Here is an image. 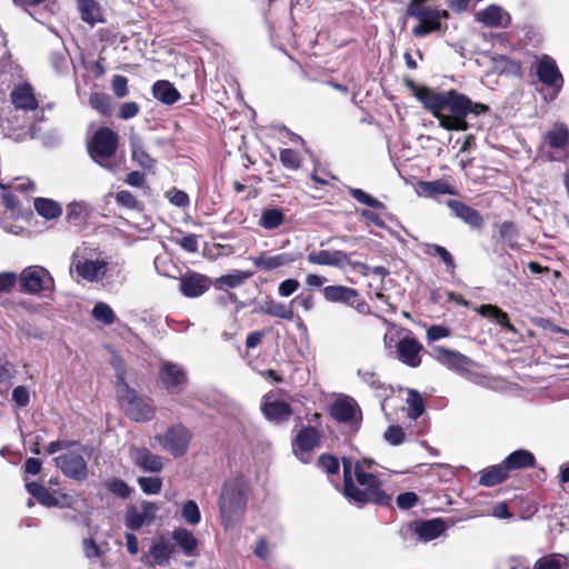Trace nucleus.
<instances>
[{
    "mask_svg": "<svg viewBox=\"0 0 569 569\" xmlns=\"http://www.w3.org/2000/svg\"><path fill=\"white\" fill-rule=\"evenodd\" d=\"M415 97L439 120L446 130L466 131L469 126L466 121L468 114L480 116L489 111L485 103L473 102L469 97L453 89L437 92L427 87H417L409 81Z\"/></svg>",
    "mask_w": 569,
    "mask_h": 569,
    "instance_id": "nucleus-1",
    "label": "nucleus"
},
{
    "mask_svg": "<svg viewBox=\"0 0 569 569\" xmlns=\"http://www.w3.org/2000/svg\"><path fill=\"white\" fill-rule=\"evenodd\" d=\"M343 496L358 507H362L368 502L377 506H388L391 502V496L380 488V480L373 473L365 472L359 463L355 466V476L359 486L353 482L351 471V460L343 458Z\"/></svg>",
    "mask_w": 569,
    "mask_h": 569,
    "instance_id": "nucleus-2",
    "label": "nucleus"
},
{
    "mask_svg": "<svg viewBox=\"0 0 569 569\" xmlns=\"http://www.w3.org/2000/svg\"><path fill=\"white\" fill-rule=\"evenodd\" d=\"M248 497L244 481L241 477L226 480L222 486L219 509L226 527L232 525L244 511Z\"/></svg>",
    "mask_w": 569,
    "mask_h": 569,
    "instance_id": "nucleus-3",
    "label": "nucleus"
},
{
    "mask_svg": "<svg viewBox=\"0 0 569 569\" xmlns=\"http://www.w3.org/2000/svg\"><path fill=\"white\" fill-rule=\"evenodd\" d=\"M118 148V134L107 127L99 128L88 146L91 159L109 172L114 173L117 166L111 161Z\"/></svg>",
    "mask_w": 569,
    "mask_h": 569,
    "instance_id": "nucleus-4",
    "label": "nucleus"
},
{
    "mask_svg": "<svg viewBox=\"0 0 569 569\" xmlns=\"http://www.w3.org/2000/svg\"><path fill=\"white\" fill-rule=\"evenodd\" d=\"M117 393L121 407L131 420L147 422L154 417L156 409L150 398L138 395L131 387H124Z\"/></svg>",
    "mask_w": 569,
    "mask_h": 569,
    "instance_id": "nucleus-5",
    "label": "nucleus"
},
{
    "mask_svg": "<svg viewBox=\"0 0 569 569\" xmlns=\"http://www.w3.org/2000/svg\"><path fill=\"white\" fill-rule=\"evenodd\" d=\"M322 292L323 298L329 302L346 305L361 315H369L371 312L370 306L355 288L332 284L325 287Z\"/></svg>",
    "mask_w": 569,
    "mask_h": 569,
    "instance_id": "nucleus-6",
    "label": "nucleus"
},
{
    "mask_svg": "<svg viewBox=\"0 0 569 569\" xmlns=\"http://www.w3.org/2000/svg\"><path fill=\"white\" fill-rule=\"evenodd\" d=\"M191 437L190 430L178 423L170 427L163 435H157L154 439L163 450L177 458L187 452Z\"/></svg>",
    "mask_w": 569,
    "mask_h": 569,
    "instance_id": "nucleus-7",
    "label": "nucleus"
},
{
    "mask_svg": "<svg viewBox=\"0 0 569 569\" xmlns=\"http://www.w3.org/2000/svg\"><path fill=\"white\" fill-rule=\"evenodd\" d=\"M21 290L31 295L42 291H51L54 281L50 272L40 266H30L22 270L20 274Z\"/></svg>",
    "mask_w": 569,
    "mask_h": 569,
    "instance_id": "nucleus-8",
    "label": "nucleus"
},
{
    "mask_svg": "<svg viewBox=\"0 0 569 569\" xmlns=\"http://www.w3.org/2000/svg\"><path fill=\"white\" fill-rule=\"evenodd\" d=\"M330 416L340 423L358 427L361 419V409L358 402L350 396L336 399L329 409Z\"/></svg>",
    "mask_w": 569,
    "mask_h": 569,
    "instance_id": "nucleus-9",
    "label": "nucleus"
},
{
    "mask_svg": "<svg viewBox=\"0 0 569 569\" xmlns=\"http://www.w3.org/2000/svg\"><path fill=\"white\" fill-rule=\"evenodd\" d=\"M53 461L61 472L72 480L82 481L88 477L87 460L77 451L60 455Z\"/></svg>",
    "mask_w": 569,
    "mask_h": 569,
    "instance_id": "nucleus-10",
    "label": "nucleus"
},
{
    "mask_svg": "<svg viewBox=\"0 0 569 569\" xmlns=\"http://www.w3.org/2000/svg\"><path fill=\"white\" fill-rule=\"evenodd\" d=\"M536 73L540 82L553 89V97L560 92L563 86V78L555 59L547 54L542 56L537 64Z\"/></svg>",
    "mask_w": 569,
    "mask_h": 569,
    "instance_id": "nucleus-11",
    "label": "nucleus"
},
{
    "mask_svg": "<svg viewBox=\"0 0 569 569\" xmlns=\"http://www.w3.org/2000/svg\"><path fill=\"white\" fill-rule=\"evenodd\" d=\"M158 375L162 387L171 393L176 392L188 380L186 369L181 365L171 361H162Z\"/></svg>",
    "mask_w": 569,
    "mask_h": 569,
    "instance_id": "nucleus-12",
    "label": "nucleus"
},
{
    "mask_svg": "<svg viewBox=\"0 0 569 569\" xmlns=\"http://www.w3.org/2000/svg\"><path fill=\"white\" fill-rule=\"evenodd\" d=\"M158 506L154 502L143 501L141 510L137 507H129L126 512V526L128 529L136 531L144 525H151L156 519Z\"/></svg>",
    "mask_w": 569,
    "mask_h": 569,
    "instance_id": "nucleus-13",
    "label": "nucleus"
},
{
    "mask_svg": "<svg viewBox=\"0 0 569 569\" xmlns=\"http://www.w3.org/2000/svg\"><path fill=\"white\" fill-rule=\"evenodd\" d=\"M398 359L411 367L417 368L421 363L420 352L422 350V345L412 336H406L401 338L397 346Z\"/></svg>",
    "mask_w": 569,
    "mask_h": 569,
    "instance_id": "nucleus-14",
    "label": "nucleus"
},
{
    "mask_svg": "<svg viewBox=\"0 0 569 569\" xmlns=\"http://www.w3.org/2000/svg\"><path fill=\"white\" fill-rule=\"evenodd\" d=\"M320 442L319 431L311 426L303 427L296 436L293 442V451L299 460L308 462V459L303 457L305 453L310 452Z\"/></svg>",
    "mask_w": 569,
    "mask_h": 569,
    "instance_id": "nucleus-15",
    "label": "nucleus"
},
{
    "mask_svg": "<svg viewBox=\"0 0 569 569\" xmlns=\"http://www.w3.org/2000/svg\"><path fill=\"white\" fill-rule=\"evenodd\" d=\"M410 17L423 22L431 29V31L436 32L447 29V26H443L441 20L448 19L449 12L447 10H438L430 7H419L410 9Z\"/></svg>",
    "mask_w": 569,
    "mask_h": 569,
    "instance_id": "nucleus-16",
    "label": "nucleus"
},
{
    "mask_svg": "<svg viewBox=\"0 0 569 569\" xmlns=\"http://www.w3.org/2000/svg\"><path fill=\"white\" fill-rule=\"evenodd\" d=\"M10 98L16 110L29 112L38 109V100L33 88L28 82L17 84L10 93Z\"/></svg>",
    "mask_w": 569,
    "mask_h": 569,
    "instance_id": "nucleus-17",
    "label": "nucleus"
},
{
    "mask_svg": "<svg viewBox=\"0 0 569 569\" xmlns=\"http://www.w3.org/2000/svg\"><path fill=\"white\" fill-rule=\"evenodd\" d=\"M432 357L448 369L456 371L467 370V367L471 362L467 356L441 346H437L432 349Z\"/></svg>",
    "mask_w": 569,
    "mask_h": 569,
    "instance_id": "nucleus-18",
    "label": "nucleus"
},
{
    "mask_svg": "<svg viewBox=\"0 0 569 569\" xmlns=\"http://www.w3.org/2000/svg\"><path fill=\"white\" fill-rule=\"evenodd\" d=\"M476 20L489 28H507L511 23L510 14L498 4H489L479 11Z\"/></svg>",
    "mask_w": 569,
    "mask_h": 569,
    "instance_id": "nucleus-19",
    "label": "nucleus"
},
{
    "mask_svg": "<svg viewBox=\"0 0 569 569\" xmlns=\"http://www.w3.org/2000/svg\"><path fill=\"white\" fill-rule=\"evenodd\" d=\"M448 208L451 210V213L462 220L465 223L475 229H481L483 226V218L479 211L469 207L465 202L456 199H449L447 201Z\"/></svg>",
    "mask_w": 569,
    "mask_h": 569,
    "instance_id": "nucleus-20",
    "label": "nucleus"
},
{
    "mask_svg": "<svg viewBox=\"0 0 569 569\" xmlns=\"http://www.w3.org/2000/svg\"><path fill=\"white\" fill-rule=\"evenodd\" d=\"M308 262L318 266L343 268L349 264V257L340 250H319L311 251L307 256Z\"/></svg>",
    "mask_w": 569,
    "mask_h": 569,
    "instance_id": "nucleus-21",
    "label": "nucleus"
},
{
    "mask_svg": "<svg viewBox=\"0 0 569 569\" xmlns=\"http://www.w3.org/2000/svg\"><path fill=\"white\" fill-rule=\"evenodd\" d=\"M208 277L200 273H187L180 279V291L187 298L202 296L210 287Z\"/></svg>",
    "mask_w": 569,
    "mask_h": 569,
    "instance_id": "nucleus-22",
    "label": "nucleus"
},
{
    "mask_svg": "<svg viewBox=\"0 0 569 569\" xmlns=\"http://www.w3.org/2000/svg\"><path fill=\"white\" fill-rule=\"evenodd\" d=\"M130 457L133 463L144 472H160L162 470V458L151 453L146 448H131Z\"/></svg>",
    "mask_w": 569,
    "mask_h": 569,
    "instance_id": "nucleus-23",
    "label": "nucleus"
},
{
    "mask_svg": "<svg viewBox=\"0 0 569 569\" xmlns=\"http://www.w3.org/2000/svg\"><path fill=\"white\" fill-rule=\"evenodd\" d=\"M253 264L262 271H273L283 266L290 264L296 261L295 254L290 252H282L278 254H269L267 252H262L256 258H253Z\"/></svg>",
    "mask_w": 569,
    "mask_h": 569,
    "instance_id": "nucleus-24",
    "label": "nucleus"
},
{
    "mask_svg": "<svg viewBox=\"0 0 569 569\" xmlns=\"http://www.w3.org/2000/svg\"><path fill=\"white\" fill-rule=\"evenodd\" d=\"M73 268L79 277L90 282H94L104 277L107 263L102 260H79L73 262Z\"/></svg>",
    "mask_w": 569,
    "mask_h": 569,
    "instance_id": "nucleus-25",
    "label": "nucleus"
},
{
    "mask_svg": "<svg viewBox=\"0 0 569 569\" xmlns=\"http://www.w3.org/2000/svg\"><path fill=\"white\" fill-rule=\"evenodd\" d=\"M266 418L272 422H283L292 415L290 406L282 400H267L262 406Z\"/></svg>",
    "mask_w": 569,
    "mask_h": 569,
    "instance_id": "nucleus-26",
    "label": "nucleus"
},
{
    "mask_svg": "<svg viewBox=\"0 0 569 569\" xmlns=\"http://www.w3.org/2000/svg\"><path fill=\"white\" fill-rule=\"evenodd\" d=\"M446 528V522L440 518H436L418 522L415 531L420 540L431 541L438 538Z\"/></svg>",
    "mask_w": 569,
    "mask_h": 569,
    "instance_id": "nucleus-27",
    "label": "nucleus"
},
{
    "mask_svg": "<svg viewBox=\"0 0 569 569\" xmlns=\"http://www.w3.org/2000/svg\"><path fill=\"white\" fill-rule=\"evenodd\" d=\"M535 463L536 458L533 453L525 449L512 451L503 460V465L508 471L531 468Z\"/></svg>",
    "mask_w": 569,
    "mask_h": 569,
    "instance_id": "nucleus-28",
    "label": "nucleus"
},
{
    "mask_svg": "<svg viewBox=\"0 0 569 569\" xmlns=\"http://www.w3.org/2000/svg\"><path fill=\"white\" fill-rule=\"evenodd\" d=\"M546 142L553 149L569 150V130L566 124L557 122L546 134Z\"/></svg>",
    "mask_w": 569,
    "mask_h": 569,
    "instance_id": "nucleus-29",
    "label": "nucleus"
},
{
    "mask_svg": "<svg viewBox=\"0 0 569 569\" xmlns=\"http://www.w3.org/2000/svg\"><path fill=\"white\" fill-rule=\"evenodd\" d=\"M153 97L164 104H173L180 99V93L168 80H158L152 86Z\"/></svg>",
    "mask_w": 569,
    "mask_h": 569,
    "instance_id": "nucleus-30",
    "label": "nucleus"
},
{
    "mask_svg": "<svg viewBox=\"0 0 569 569\" xmlns=\"http://www.w3.org/2000/svg\"><path fill=\"white\" fill-rule=\"evenodd\" d=\"M130 149L131 158L139 167L147 170L153 169L156 160L147 153L140 137L132 136L130 138Z\"/></svg>",
    "mask_w": 569,
    "mask_h": 569,
    "instance_id": "nucleus-31",
    "label": "nucleus"
},
{
    "mask_svg": "<svg viewBox=\"0 0 569 569\" xmlns=\"http://www.w3.org/2000/svg\"><path fill=\"white\" fill-rule=\"evenodd\" d=\"M26 490L37 501L47 507H58L59 499L50 493L49 489L39 482H27Z\"/></svg>",
    "mask_w": 569,
    "mask_h": 569,
    "instance_id": "nucleus-32",
    "label": "nucleus"
},
{
    "mask_svg": "<svg viewBox=\"0 0 569 569\" xmlns=\"http://www.w3.org/2000/svg\"><path fill=\"white\" fill-rule=\"evenodd\" d=\"M171 537L186 556H192L194 550L198 548L197 538L186 528H176L172 531Z\"/></svg>",
    "mask_w": 569,
    "mask_h": 569,
    "instance_id": "nucleus-33",
    "label": "nucleus"
},
{
    "mask_svg": "<svg viewBox=\"0 0 569 569\" xmlns=\"http://www.w3.org/2000/svg\"><path fill=\"white\" fill-rule=\"evenodd\" d=\"M77 8L82 21L90 26L101 22V9L96 0H77Z\"/></svg>",
    "mask_w": 569,
    "mask_h": 569,
    "instance_id": "nucleus-34",
    "label": "nucleus"
},
{
    "mask_svg": "<svg viewBox=\"0 0 569 569\" xmlns=\"http://www.w3.org/2000/svg\"><path fill=\"white\" fill-rule=\"evenodd\" d=\"M477 312L482 317L492 318L499 323L503 329L509 332H516L515 326L509 321L508 315L502 311L500 308L493 305H481L477 308Z\"/></svg>",
    "mask_w": 569,
    "mask_h": 569,
    "instance_id": "nucleus-35",
    "label": "nucleus"
},
{
    "mask_svg": "<svg viewBox=\"0 0 569 569\" xmlns=\"http://www.w3.org/2000/svg\"><path fill=\"white\" fill-rule=\"evenodd\" d=\"M33 207L37 213L47 220L56 219L62 213L61 204L48 198H36Z\"/></svg>",
    "mask_w": 569,
    "mask_h": 569,
    "instance_id": "nucleus-36",
    "label": "nucleus"
},
{
    "mask_svg": "<svg viewBox=\"0 0 569 569\" xmlns=\"http://www.w3.org/2000/svg\"><path fill=\"white\" fill-rule=\"evenodd\" d=\"M508 472L503 462L491 466L482 471L479 483L485 487L497 486L507 479Z\"/></svg>",
    "mask_w": 569,
    "mask_h": 569,
    "instance_id": "nucleus-37",
    "label": "nucleus"
},
{
    "mask_svg": "<svg viewBox=\"0 0 569 569\" xmlns=\"http://www.w3.org/2000/svg\"><path fill=\"white\" fill-rule=\"evenodd\" d=\"M286 220V214L279 208H266L262 210L258 224L266 230L279 228Z\"/></svg>",
    "mask_w": 569,
    "mask_h": 569,
    "instance_id": "nucleus-38",
    "label": "nucleus"
},
{
    "mask_svg": "<svg viewBox=\"0 0 569 569\" xmlns=\"http://www.w3.org/2000/svg\"><path fill=\"white\" fill-rule=\"evenodd\" d=\"M174 546L168 540H160L150 547V555L158 566H167L170 561Z\"/></svg>",
    "mask_w": 569,
    "mask_h": 569,
    "instance_id": "nucleus-39",
    "label": "nucleus"
},
{
    "mask_svg": "<svg viewBox=\"0 0 569 569\" xmlns=\"http://www.w3.org/2000/svg\"><path fill=\"white\" fill-rule=\"evenodd\" d=\"M260 311L288 321H291L295 318V312L290 305L286 306L284 303L276 300H268L260 305Z\"/></svg>",
    "mask_w": 569,
    "mask_h": 569,
    "instance_id": "nucleus-40",
    "label": "nucleus"
},
{
    "mask_svg": "<svg viewBox=\"0 0 569 569\" xmlns=\"http://www.w3.org/2000/svg\"><path fill=\"white\" fill-rule=\"evenodd\" d=\"M91 211V207L86 201H73L67 206V220L73 224L83 222Z\"/></svg>",
    "mask_w": 569,
    "mask_h": 569,
    "instance_id": "nucleus-41",
    "label": "nucleus"
},
{
    "mask_svg": "<svg viewBox=\"0 0 569 569\" xmlns=\"http://www.w3.org/2000/svg\"><path fill=\"white\" fill-rule=\"evenodd\" d=\"M533 569H569L568 558L560 553H552L539 558Z\"/></svg>",
    "mask_w": 569,
    "mask_h": 569,
    "instance_id": "nucleus-42",
    "label": "nucleus"
},
{
    "mask_svg": "<svg viewBox=\"0 0 569 569\" xmlns=\"http://www.w3.org/2000/svg\"><path fill=\"white\" fill-rule=\"evenodd\" d=\"M347 192L350 197H352L356 201L361 204H365L375 210H385L386 204L380 200L376 199L371 194L367 193L362 189L347 187Z\"/></svg>",
    "mask_w": 569,
    "mask_h": 569,
    "instance_id": "nucleus-43",
    "label": "nucleus"
},
{
    "mask_svg": "<svg viewBox=\"0 0 569 569\" xmlns=\"http://www.w3.org/2000/svg\"><path fill=\"white\" fill-rule=\"evenodd\" d=\"M357 376L372 390L379 391L387 389L386 383L380 379V376L370 368L358 369Z\"/></svg>",
    "mask_w": 569,
    "mask_h": 569,
    "instance_id": "nucleus-44",
    "label": "nucleus"
},
{
    "mask_svg": "<svg viewBox=\"0 0 569 569\" xmlns=\"http://www.w3.org/2000/svg\"><path fill=\"white\" fill-rule=\"evenodd\" d=\"M251 272L242 271V270H234L231 273L221 276L217 279V283L219 288L227 287V288H236L241 286L248 278L251 277Z\"/></svg>",
    "mask_w": 569,
    "mask_h": 569,
    "instance_id": "nucleus-45",
    "label": "nucleus"
},
{
    "mask_svg": "<svg viewBox=\"0 0 569 569\" xmlns=\"http://www.w3.org/2000/svg\"><path fill=\"white\" fill-rule=\"evenodd\" d=\"M407 403L409 406L408 417L410 419L416 420L425 412L423 398L413 389L408 392Z\"/></svg>",
    "mask_w": 569,
    "mask_h": 569,
    "instance_id": "nucleus-46",
    "label": "nucleus"
},
{
    "mask_svg": "<svg viewBox=\"0 0 569 569\" xmlns=\"http://www.w3.org/2000/svg\"><path fill=\"white\" fill-rule=\"evenodd\" d=\"M426 252L431 256H438L446 264L447 271L451 274L455 273L456 263L451 253L440 244H428Z\"/></svg>",
    "mask_w": 569,
    "mask_h": 569,
    "instance_id": "nucleus-47",
    "label": "nucleus"
},
{
    "mask_svg": "<svg viewBox=\"0 0 569 569\" xmlns=\"http://www.w3.org/2000/svg\"><path fill=\"white\" fill-rule=\"evenodd\" d=\"M420 189L429 194H453L455 191L451 189V187L442 180H435V181H420L419 182Z\"/></svg>",
    "mask_w": 569,
    "mask_h": 569,
    "instance_id": "nucleus-48",
    "label": "nucleus"
},
{
    "mask_svg": "<svg viewBox=\"0 0 569 569\" xmlns=\"http://www.w3.org/2000/svg\"><path fill=\"white\" fill-rule=\"evenodd\" d=\"M90 106L103 116L112 111L111 98L102 92H94L89 99Z\"/></svg>",
    "mask_w": 569,
    "mask_h": 569,
    "instance_id": "nucleus-49",
    "label": "nucleus"
},
{
    "mask_svg": "<svg viewBox=\"0 0 569 569\" xmlns=\"http://www.w3.org/2000/svg\"><path fill=\"white\" fill-rule=\"evenodd\" d=\"M92 316L103 325H112L116 320L113 310L106 302H97L92 309Z\"/></svg>",
    "mask_w": 569,
    "mask_h": 569,
    "instance_id": "nucleus-50",
    "label": "nucleus"
},
{
    "mask_svg": "<svg viewBox=\"0 0 569 569\" xmlns=\"http://www.w3.org/2000/svg\"><path fill=\"white\" fill-rule=\"evenodd\" d=\"M104 487L114 496L127 499L131 495V488L121 479L112 478L104 482Z\"/></svg>",
    "mask_w": 569,
    "mask_h": 569,
    "instance_id": "nucleus-51",
    "label": "nucleus"
},
{
    "mask_svg": "<svg viewBox=\"0 0 569 569\" xmlns=\"http://www.w3.org/2000/svg\"><path fill=\"white\" fill-rule=\"evenodd\" d=\"M181 516L184 521L191 526H196L201 520V513L198 505L193 500H188L181 508Z\"/></svg>",
    "mask_w": 569,
    "mask_h": 569,
    "instance_id": "nucleus-52",
    "label": "nucleus"
},
{
    "mask_svg": "<svg viewBox=\"0 0 569 569\" xmlns=\"http://www.w3.org/2000/svg\"><path fill=\"white\" fill-rule=\"evenodd\" d=\"M111 366L114 369L116 372V388L117 392L124 389V387H130L126 381V366L122 359L118 356L112 357L111 359Z\"/></svg>",
    "mask_w": 569,
    "mask_h": 569,
    "instance_id": "nucleus-53",
    "label": "nucleus"
},
{
    "mask_svg": "<svg viewBox=\"0 0 569 569\" xmlns=\"http://www.w3.org/2000/svg\"><path fill=\"white\" fill-rule=\"evenodd\" d=\"M499 236L509 247L515 248L517 246L518 231L511 221H503L499 224Z\"/></svg>",
    "mask_w": 569,
    "mask_h": 569,
    "instance_id": "nucleus-54",
    "label": "nucleus"
},
{
    "mask_svg": "<svg viewBox=\"0 0 569 569\" xmlns=\"http://www.w3.org/2000/svg\"><path fill=\"white\" fill-rule=\"evenodd\" d=\"M280 162L290 170H297L300 167L301 159L299 153L292 149H282L280 151Z\"/></svg>",
    "mask_w": 569,
    "mask_h": 569,
    "instance_id": "nucleus-55",
    "label": "nucleus"
},
{
    "mask_svg": "<svg viewBox=\"0 0 569 569\" xmlns=\"http://www.w3.org/2000/svg\"><path fill=\"white\" fill-rule=\"evenodd\" d=\"M138 483L141 490L147 495H157L162 487V481L158 477H140Z\"/></svg>",
    "mask_w": 569,
    "mask_h": 569,
    "instance_id": "nucleus-56",
    "label": "nucleus"
},
{
    "mask_svg": "<svg viewBox=\"0 0 569 569\" xmlns=\"http://www.w3.org/2000/svg\"><path fill=\"white\" fill-rule=\"evenodd\" d=\"M405 432L400 426H390L383 433V438L392 446H399L405 441Z\"/></svg>",
    "mask_w": 569,
    "mask_h": 569,
    "instance_id": "nucleus-57",
    "label": "nucleus"
},
{
    "mask_svg": "<svg viewBox=\"0 0 569 569\" xmlns=\"http://www.w3.org/2000/svg\"><path fill=\"white\" fill-rule=\"evenodd\" d=\"M176 243L179 244L184 251L196 253L199 249V236L193 233L186 234L182 238L177 239Z\"/></svg>",
    "mask_w": 569,
    "mask_h": 569,
    "instance_id": "nucleus-58",
    "label": "nucleus"
},
{
    "mask_svg": "<svg viewBox=\"0 0 569 569\" xmlns=\"http://www.w3.org/2000/svg\"><path fill=\"white\" fill-rule=\"evenodd\" d=\"M318 462L328 475H336L339 471V461L331 455H321Z\"/></svg>",
    "mask_w": 569,
    "mask_h": 569,
    "instance_id": "nucleus-59",
    "label": "nucleus"
},
{
    "mask_svg": "<svg viewBox=\"0 0 569 569\" xmlns=\"http://www.w3.org/2000/svg\"><path fill=\"white\" fill-rule=\"evenodd\" d=\"M111 87L117 98H123L128 94V79L121 74L113 76Z\"/></svg>",
    "mask_w": 569,
    "mask_h": 569,
    "instance_id": "nucleus-60",
    "label": "nucleus"
},
{
    "mask_svg": "<svg viewBox=\"0 0 569 569\" xmlns=\"http://www.w3.org/2000/svg\"><path fill=\"white\" fill-rule=\"evenodd\" d=\"M167 198L172 204L179 208H183L189 204V196L182 190L172 188L167 192Z\"/></svg>",
    "mask_w": 569,
    "mask_h": 569,
    "instance_id": "nucleus-61",
    "label": "nucleus"
},
{
    "mask_svg": "<svg viewBox=\"0 0 569 569\" xmlns=\"http://www.w3.org/2000/svg\"><path fill=\"white\" fill-rule=\"evenodd\" d=\"M300 287V282L296 279H286L279 283L278 295L288 298L293 295Z\"/></svg>",
    "mask_w": 569,
    "mask_h": 569,
    "instance_id": "nucleus-62",
    "label": "nucleus"
},
{
    "mask_svg": "<svg viewBox=\"0 0 569 569\" xmlns=\"http://www.w3.org/2000/svg\"><path fill=\"white\" fill-rule=\"evenodd\" d=\"M418 502V496L412 491L402 492L397 497V506L402 510L415 507Z\"/></svg>",
    "mask_w": 569,
    "mask_h": 569,
    "instance_id": "nucleus-63",
    "label": "nucleus"
},
{
    "mask_svg": "<svg viewBox=\"0 0 569 569\" xmlns=\"http://www.w3.org/2000/svg\"><path fill=\"white\" fill-rule=\"evenodd\" d=\"M12 400L19 407H27L30 401L29 390L24 386H17L12 390Z\"/></svg>",
    "mask_w": 569,
    "mask_h": 569,
    "instance_id": "nucleus-64",
    "label": "nucleus"
}]
</instances>
